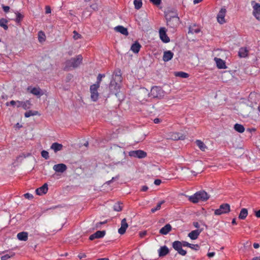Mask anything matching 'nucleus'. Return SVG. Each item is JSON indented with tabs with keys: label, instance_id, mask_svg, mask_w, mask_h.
I'll return each mask as SVG.
<instances>
[{
	"label": "nucleus",
	"instance_id": "nucleus-6",
	"mask_svg": "<svg viewBox=\"0 0 260 260\" xmlns=\"http://www.w3.org/2000/svg\"><path fill=\"white\" fill-rule=\"evenodd\" d=\"M230 212V206L229 204H221L219 208L214 211V214L216 215H220L222 214L228 213Z\"/></svg>",
	"mask_w": 260,
	"mask_h": 260
},
{
	"label": "nucleus",
	"instance_id": "nucleus-60",
	"mask_svg": "<svg viewBox=\"0 0 260 260\" xmlns=\"http://www.w3.org/2000/svg\"><path fill=\"white\" fill-rule=\"evenodd\" d=\"M89 240H94V239H96V237H95V235H94V234H92L91 235H90L89 236Z\"/></svg>",
	"mask_w": 260,
	"mask_h": 260
},
{
	"label": "nucleus",
	"instance_id": "nucleus-39",
	"mask_svg": "<svg viewBox=\"0 0 260 260\" xmlns=\"http://www.w3.org/2000/svg\"><path fill=\"white\" fill-rule=\"evenodd\" d=\"M38 114V112L36 111H28L27 112H26L24 114V116L25 117L27 118L31 116H35Z\"/></svg>",
	"mask_w": 260,
	"mask_h": 260
},
{
	"label": "nucleus",
	"instance_id": "nucleus-54",
	"mask_svg": "<svg viewBox=\"0 0 260 260\" xmlns=\"http://www.w3.org/2000/svg\"><path fill=\"white\" fill-rule=\"evenodd\" d=\"M147 234L146 231H143L139 233V236L141 238L144 237Z\"/></svg>",
	"mask_w": 260,
	"mask_h": 260
},
{
	"label": "nucleus",
	"instance_id": "nucleus-19",
	"mask_svg": "<svg viewBox=\"0 0 260 260\" xmlns=\"http://www.w3.org/2000/svg\"><path fill=\"white\" fill-rule=\"evenodd\" d=\"M174 54L171 51H166L164 53L163 60L165 62L170 60L173 57Z\"/></svg>",
	"mask_w": 260,
	"mask_h": 260
},
{
	"label": "nucleus",
	"instance_id": "nucleus-4",
	"mask_svg": "<svg viewBox=\"0 0 260 260\" xmlns=\"http://www.w3.org/2000/svg\"><path fill=\"white\" fill-rule=\"evenodd\" d=\"M11 106H16L17 108L22 107L25 110L29 109L31 107V103L29 100L26 101H11L10 102Z\"/></svg>",
	"mask_w": 260,
	"mask_h": 260
},
{
	"label": "nucleus",
	"instance_id": "nucleus-52",
	"mask_svg": "<svg viewBox=\"0 0 260 260\" xmlns=\"http://www.w3.org/2000/svg\"><path fill=\"white\" fill-rule=\"evenodd\" d=\"M24 197L27 199H31L33 198V196L29 193H26L24 194Z\"/></svg>",
	"mask_w": 260,
	"mask_h": 260
},
{
	"label": "nucleus",
	"instance_id": "nucleus-47",
	"mask_svg": "<svg viewBox=\"0 0 260 260\" xmlns=\"http://www.w3.org/2000/svg\"><path fill=\"white\" fill-rule=\"evenodd\" d=\"M41 155L43 157L45 158L46 159L49 158V153L46 150H43L41 152Z\"/></svg>",
	"mask_w": 260,
	"mask_h": 260
},
{
	"label": "nucleus",
	"instance_id": "nucleus-41",
	"mask_svg": "<svg viewBox=\"0 0 260 260\" xmlns=\"http://www.w3.org/2000/svg\"><path fill=\"white\" fill-rule=\"evenodd\" d=\"M165 203V201H161V202H159L156 207L155 208H152L151 210V211L152 213H154L157 210H159L161 208V205Z\"/></svg>",
	"mask_w": 260,
	"mask_h": 260
},
{
	"label": "nucleus",
	"instance_id": "nucleus-58",
	"mask_svg": "<svg viewBox=\"0 0 260 260\" xmlns=\"http://www.w3.org/2000/svg\"><path fill=\"white\" fill-rule=\"evenodd\" d=\"M255 216L258 218L260 217V209L255 212Z\"/></svg>",
	"mask_w": 260,
	"mask_h": 260
},
{
	"label": "nucleus",
	"instance_id": "nucleus-61",
	"mask_svg": "<svg viewBox=\"0 0 260 260\" xmlns=\"http://www.w3.org/2000/svg\"><path fill=\"white\" fill-rule=\"evenodd\" d=\"M148 187L147 186H143L141 189V190L143 191H146L148 189Z\"/></svg>",
	"mask_w": 260,
	"mask_h": 260
},
{
	"label": "nucleus",
	"instance_id": "nucleus-53",
	"mask_svg": "<svg viewBox=\"0 0 260 260\" xmlns=\"http://www.w3.org/2000/svg\"><path fill=\"white\" fill-rule=\"evenodd\" d=\"M3 9L4 12L7 13L9 12L10 10V7L9 6H3Z\"/></svg>",
	"mask_w": 260,
	"mask_h": 260
},
{
	"label": "nucleus",
	"instance_id": "nucleus-29",
	"mask_svg": "<svg viewBox=\"0 0 260 260\" xmlns=\"http://www.w3.org/2000/svg\"><path fill=\"white\" fill-rule=\"evenodd\" d=\"M109 88L111 91L114 89L117 91L119 89V86L115 81H111L109 85Z\"/></svg>",
	"mask_w": 260,
	"mask_h": 260
},
{
	"label": "nucleus",
	"instance_id": "nucleus-33",
	"mask_svg": "<svg viewBox=\"0 0 260 260\" xmlns=\"http://www.w3.org/2000/svg\"><path fill=\"white\" fill-rule=\"evenodd\" d=\"M183 241L180 242L179 241H175L172 244L173 248L176 250L180 247H182Z\"/></svg>",
	"mask_w": 260,
	"mask_h": 260
},
{
	"label": "nucleus",
	"instance_id": "nucleus-9",
	"mask_svg": "<svg viewBox=\"0 0 260 260\" xmlns=\"http://www.w3.org/2000/svg\"><path fill=\"white\" fill-rule=\"evenodd\" d=\"M185 136L179 133L171 132L167 134V139H170L174 141L178 140H184Z\"/></svg>",
	"mask_w": 260,
	"mask_h": 260
},
{
	"label": "nucleus",
	"instance_id": "nucleus-44",
	"mask_svg": "<svg viewBox=\"0 0 260 260\" xmlns=\"http://www.w3.org/2000/svg\"><path fill=\"white\" fill-rule=\"evenodd\" d=\"M16 21L17 23H20V21L22 20V19L23 18V15L20 14V13L17 12L16 13Z\"/></svg>",
	"mask_w": 260,
	"mask_h": 260
},
{
	"label": "nucleus",
	"instance_id": "nucleus-43",
	"mask_svg": "<svg viewBox=\"0 0 260 260\" xmlns=\"http://www.w3.org/2000/svg\"><path fill=\"white\" fill-rule=\"evenodd\" d=\"M107 222V220H106L104 221L99 222L96 223L95 224L94 227L93 228V230H96V229H100L101 227V225L102 224H105Z\"/></svg>",
	"mask_w": 260,
	"mask_h": 260
},
{
	"label": "nucleus",
	"instance_id": "nucleus-62",
	"mask_svg": "<svg viewBox=\"0 0 260 260\" xmlns=\"http://www.w3.org/2000/svg\"><path fill=\"white\" fill-rule=\"evenodd\" d=\"M253 247L254 248L257 249L259 247V245L258 243H254L253 244Z\"/></svg>",
	"mask_w": 260,
	"mask_h": 260
},
{
	"label": "nucleus",
	"instance_id": "nucleus-30",
	"mask_svg": "<svg viewBox=\"0 0 260 260\" xmlns=\"http://www.w3.org/2000/svg\"><path fill=\"white\" fill-rule=\"evenodd\" d=\"M248 50L246 48H241L239 51L238 54L240 57H245L248 55Z\"/></svg>",
	"mask_w": 260,
	"mask_h": 260
},
{
	"label": "nucleus",
	"instance_id": "nucleus-56",
	"mask_svg": "<svg viewBox=\"0 0 260 260\" xmlns=\"http://www.w3.org/2000/svg\"><path fill=\"white\" fill-rule=\"evenodd\" d=\"M118 176H117L116 177H113L111 180L107 181V183L108 184H110L113 180H114L115 179H118Z\"/></svg>",
	"mask_w": 260,
	"mask_h": 260
},
{
	"label": "nucleus",
	"instance_id": "nucleus-12",
	"mask_svg": "<svg viewBox=\"0 0 260 260\" xmlns=\"http://www.w3.org/2000/svg\"><path fill=\"white\" fill-rule=\"evenodd\" d=\"M159 34L160 39L165 43H168L170 42V38L166 34V29L165 27H161L159 30Z\"/></svg>",
	"mask_w": 260,
	"mask_h": 260
},
{
	"label": "nucleus",
	"instance_id": "nucleus-10",
	"mask_svg": "<svg viewBox=\"0 0 260 260\" xmlns=\"http://www.w3.org/2000/svg\"><path fill=\"white\" fill-rule=\"evenodd\" d=\"M129 155L131 157L143 158L147 156V153L143 150H138L129 151Z\"/></svg>",
	"mask_w": 260,
	"mask_h": 260
},
{
	"label": "nucleus",
	"instance_id": "nucleus-49",
	"mask_svg": "<svg viewBox=\"0 0 260 260\" xmlns=\"http://www.w3.org/2000/svg\"><path fill=\"white\" fill-rule=\"evenodd\" d=\"M155 5H159L161 3V0H149Z\"/></svg>",
	"mask_w": 260,
	"mask_h": 260
},
{
	"label": "nucleus",
	"instance_id": "nucleus-3",
	"mask_svg": "<svg viewBox=\"0 0 260 260\" xmlns=\"http://www.w3.org/2000/svg\"><path fill=\"white\" fill-rule=\"evenodd\" d=\"M53 170L54 173L52 174V177L56 179H59L63 176L65 173V164H58L53 167Z\"/></svg>",
	"mask_w": 260,
	"mask_h": 260
},
{
	"label": "nucleus",
	"instance_id": "nucleus-34",
	"mask_svg": "<svg viewBox=\"0 0 260 260\" xmlns=\"http://www.w3.org/2000/svg\"><path fill=\"white\" fill-rule=\"evenodd\" d=\"M7 23L8 21L6 19H0V26L3 27L5 30H7L8 28Z\"/></svg>",
	"mask_w": 260,
	"mask_h": 260
},
{
	"label": "nucleus",
	"instance_id": "nucleus-63",
	"mask_svg": "<svg viewBox=\"0 0 260 260\" xmlns=\"http://www.w3.org/2000/svg\"><path fill=\"white\" fill-rule=\"evenodd\" d=\"M1 98L2 99H4V100H7L8 99V95H6L5 94H3V95H2L1 96Z\"/></svg>",
	"mask_w": 260,
	"mask_h": 260
},
{
	"label": "nucleus",
	"instance_id": "nucleus-38",
	"mask_svg": "<svg viewBox=\"0 0 260 260\" xmlns=\"http://www.w3.org/2000/svg\"><path fill=\"white\" fill-rule=\"evenodd\" d=\"M46 36L45 34L42 31H40L38 32V39L40 42H44L45 40Z\"/></svg>",
	"mask_w": 260,
	"mask_h": 260
},
{
	"label": "nucleus",
	"instance_id": "nucleus-8",
	"mask_svg": "<svg viewBox=\"0 0 260 260\" xmlns=\"http://www.w3.org/2000/svg\"><path fill=\"white\" fill-rule=\"evenodd\" d=\"M251 5L253 9V15L256 19L260 21V4L255 1H252Z\"/></svg>",
	"mask_w": 260,
	"mask_h": 260
},
{
	"label": "nucleus",
	"instance_id": "nucleus-20",
	"mask_svg": "<svg viewBox=\"0 0 260 260\" xmlns=\"http://www.w3.org/2000/svg\"><path fill=\"white\" fill-rule=\"evenodd\" d=\"M214 60L215 61L217 67L218 69H226V68L224 61H223L221 59L218 58L217 57H215Z\"/></svg>",
	"mask_w": 260,
	"mask_h": 260
},
{
	"label": "nucleus",
	"instance_id": "nucleus-36",
	"mask_svg": "<svg viewBox=\"0 0 260 260\" xmlns=\"http://www.w3.org/2000/svg\"><path fill=\"white\" fill-rule=\"evenodd\" d=\"M106 234L105 231H98L94 233L96 238H101L103 237Z\"/></svg>",
	"mask_w": 260,
	"mask_h": 260
},
{
	"label": "nucleus",
	"instance_id": "nucleus-32",
	"mask_svg": "<svg viewBox=\"0 0 260 260\" xmlns=\"http://www.w3.org/2000/svg\"><path fill=\"white\" fill-rule=\"evenodd\" d=\"M234 129L235 131L240 133H243L245 131L244 126L238 123H236L234 125Z\"/></svg>",
	"mask_w": 260,
	"mask_h": 260
},
{
	"label": "nucleus",
	"instance_id": "nucleus-27",
	"mask_svg": "<svg viewBox=\"0 0 260 260\" xmlns=\"http://www.w3.org/2000/svg\"><path fill=\"white\" fill-rule=\"evenodd\" d=\"M248 215V210L246 208H243L241 209L238 218L240 219H245Z\"/></svg>",
	"mask_w": 260,
	"mask_h": 260
},
{
	"label": "nucleus",
	"instance_id": "nucleus-15",
	"mask_svg": "<svg viewBox=\"0 0 260 260\" xmlns=\"http://www.w3.org/2000/svg\"><path fill=\"white\" fill-rule=\"evenodd\" d=\"M128 228V224L126 222V218H123L121 221V226L118 229V233L120 235H123L125 233L126 229Z\"/></svg>",
	"mask_w": 260,
	"mask_h": 260
},
{
	"label": "nucleus",
	"instance_id": "nucleus-40",
	"mask_svg": "<svg viewBox=\"0 0 260 260\" xmlns=\"http://www.w3.org/2000/svg\"><path fill=\"white\" fill-rule=\"evenodd\" d=\"M121 204H122L119 202L115 203L113 206L114 210L117 212L121 211L122 209V206H121Z\"/></svg>",
	"mask_w": 260,
	"mask_h": 260
},
{
	"label": "nucleus",
	"instance_id": "nucleus-35",
	"mask_svg": "<svg viewBox=\"0 0 260 260\" xmlns=\"http://www.w3.org/2000/svg\"><path fill=\"white\" fill-rule=\"evenodd\" d=\"M174 74L175 76L179 77L182 78H186L189 77V75L187 73L183 72H175Z\"/></svg>",
	"mask_w": 260,
	"mask_h": 260
},
{
	"label": "nucleus",
	"instance_id": "nucleus-21",
	"mask_svg": "<svg viewBox=\"0 0 260 260\" xmlns=\"http://www.w3.org/2000/svg\"><path fill=\"white\" fill-rule=\"evenodd\" d=\"M172 230V226L170 224H167L159 230V233L161 235H167Z\"/></svg>",
	"mask_w": 260,
	"mask_h": 260
},
{
	"label": "nucleus",
	"instance_id": "nucleus-14",
	"mask_svg": "<svg viewBox=\"0 0 260 260\" xmlns=\"http://www.w3.org/2000/svg\"><path fill=\"white\" fill-rule=\"evenodd\" d=\"M27 90L29 91L31 93L37 96H41L43 94V93L39 87H33L29 86L27 88Z\"/></svg>",
	"mask_w": 260,
	"mask_h": 260
},
{
	"label": "nucleus",
	"instance_id": "nucleus-13",
	"mask_svg": "<svg viewBox=\"0 0 260 260\" xmlns=\"http://www.w3.org/2000/svg\"><path fill=\"white\" fill-rule=\"evenodd\" d=\"M226 12V9L223 8H221L220 11L219 12L217 15V19L218 22L219 23L223 24L224 22H225L224 17L225 15Z\"/></svg>",
	"mask_w": 260,
	"mask_h": 260
},
{
	"label": "nucleus",
	"instance_id": "nucleus-16",
	"mask_svg": "<svg viewBox=\"0 0 260 260\" xmlns=\"http://www.w3.org/2000/svg\"><path fill=\"white\" fill-rule=\"evenodd\" d=\"M48 190V184L47 183H45L43 186L37 188L36 190V192L38 195L41 196L46 194Z\"/></svg>",
	"mask_w": 260,
	"mask_h": 260
},
{
	"label": "nucleus",
	"instance_id": "nucleus-24",
	"mask_svg": "<svg viewBox=\"0 0 260 260\" xmlns=\"http://www.w3.org/2000/svg\"><path fill=\"white\" fill-rule=\"evenodd\" d=\"M141 47V45L138 42H136L132 45L131 49L134 53H138L139 52Z\"/></svg>",
	"mask_w": 260,
	"mask_h": 260
},
{
	"label": "nucleus",
	"instance_id": "nucleus-26",
	"mask_svg": "<svg viewBox=\"0 0 260 260\" xmlns=\"http://www.w3.org/2000/svg\"><path fill=\"white\" fill-rule=\"evenodd\" d=\"M63 148V146L57 143H53L51 146V149H53L55 152L61 150Z\"/></svg>",
	"mask_w": 260,
	"mask_h": 260
},
{
	"label": "nucleus",
	"instance_id": "nucleus-50",
	"mask_svg": "<svg viewBox=\"0 0 260 260\" xmlns=\"http://www.w3.org/2000/svg\"><path fill=\"white\" fill-rule=\"evenodd\" d=\"M51 12V8L49 6H46L45 7V13L48 14H50Z\"/></svg>",
	"mask_w": 260,
	"mask_h": 260
},
{
	"label": "nucleus",
	"instance_id": "nucleus-46",
	"mask_svg": "<svg viewBox=\"0 0 260 260\" xmlns=\"http://www.w3.org/2000/svg\"><path fill=\"white\" fill-rule=\"evenodd\" d=\"M177 251L178 253L182 256H184L186 254V251L185 250H183L182 249V247H180V248H178V249L176 250Z\"/></svg>",
	"mask_w": 260,
	"mask_h": 260
},
{
	"label": "nucleus",
	"instance_id": "nucleus-55",
	"mask_svg": "<svg viewBox=\"0 0 260 260\" xmlns=\"http://www.w3.org/2000/svg\"><path fill=\"white\" fill-rule=\"evenodd\" d=\"M161 183V181L160 179H156L154 182V183L156 185H159Z\"/></svg>",
	"mask_w": 260,
	"mask_h": 260
},
{
	"label": "nucleus",
	"instance_id": "nucleus-28",
	"mask_svg": "<svg viewBox=\"0 0 260 260\" xmlns=\"http://www.w3.org/2000/svg\"><path fill=\"white\" fill-rule=\"evenodd\" d=\"M200 28L195 24L189 27L188 34H197L200 32Z\"/></svg>",
	"mask_w": 260,
	"mask_h": 260
},
{
	"label": "nucleus",
	"instance_id": "nucleus-23",
	"mask_svg": "<svg viewBox=\"0 0 260 260\" xmlns=\"http://www.w3.org/2000/svg\"><path fill=\"white\" fill-rule=\"evenodd\" d=\"M17 238L20 241H27L28 239V233L25 232L19 233L17 235Z\"/></svg>",
	"mask_w": 260,
	"mask_h": 260
},
{
	"label": "nucleus",
	"instance_id": "nucleus-18",
	"mask_svg": "<svg viewBox=\"0 0 260 260\" xmlns=\"http://www.w3.org/2000/svg\"><path fill=\"white\" fill-rule=\"evenodd\" d=\"M114 29L117 32H119L123 35L127 36L128 35V32L127 31V29L126 28L123 27V26L119 25V26H116L114 28Z\"/></svg>",
	"mask_w": 260,
	"mask_h": 260
},
{
	"label": "nucleus",
	"instance_id": "nucleus-7",
	"mask_svg": "<svg viewBox=\"0 0 260 260\" xmlns=\"http://www.w3.org/2000/svg\"><path fill=\"white\" fill-rule=\"evenodd\" d=\"M99 87L98 84H93L90 87V97L94 102L96 101L99 99V94L98 89Z\"/></svg>",
	"mask_w": 260,
	"mask_h": 260
},
{
	"label": "nucleus",
	"instance_id": "nucleus-31",
	"mask_svg": "<svg viewBox=\"0 0 260 260\" xmlns=\"http://www.w3.org/2000/svg\"><path fill=\"white\" fill-rule=\"evenodd\" d=\"M196 143L199 148L203 151H205V150L207 148L206 145L200 140H197L196 141Z\"/></svg>",
	"mask_w": 260,
	"mask_h": 260
},
{
	"label": "nucleus",
	"instance_id": "nucleus-64",
	"mask_svg": "<svg viewBox=\"0 0 260 260\" xmlns=\"http://www.w3.org/2000/svg\"><path fill=\"white\" fill-rule=\"evenodd\" d=\"M252 260H260V256L254 257L252 259Z\"/></svg>",
	"mask_w": 260,
	"mask_h": 260
},
{
	"label": "nucleus",
	"instance_id": "nucleus-42",
	"mask_svg": "<svg viewBox=\"0 0 260 260\" xmlns=\"http://www.w3.org/2000/svg\"><path fill=\"white\" fill-rule=\"evenodd\" d=\"M15 255V253L11 252L9 254H7L5 255H3L1 257V260H7L8 258H10L13 257Z\"/></svg>",
	"mask_w": 260,
	"mask_h": 260
},
{
	"label": "nucleus",
	"instance_id": "nucleus-59",
	"mask_svg": "<svg viewBox=\"0 0 260 260\" xmlns=\"http://www.w3.org/2000/svg\"><path fill=\"white\" fill-rule=\"evenodd\" d=\"M214 255H215V253L213 252H209L207 254L208 256H209V257H211L213 256Z\"/></svg>",
	"mask_w": 260,
	"mask_h": 260
},
{
	"label": "nucleus",
	"instance_id": "nucleus-48",
	"mask_svg": "<svg viewBox=\"0 0 260 260\" xmlns=\"http://www.w3.org/2000/svg\"><path fill=\"white\" fill-rule=\"evenodd\" d=\"M74 36L73 37V39L75 40L81 38V35L78 34L76 31L74 30L73 31Z\"/></svg>",
	"mask_w": 260,
	"mask_h": 260
},
{
	"label": "nucleus",
	"instance_id": "nucleus-1",
	"mask_svg": "<svg viewBox=\"0 0 260 260\" xmlns=\"http://www.w3.org/2000/svg\"><path fill=\"white\" fill-rule=\"evenodd\" d=\"M83 57L81 55H78L66 60V70H72L78 68L82 62Z\"/></svg>",
	"mask_w": 260,
	"mask_h": 260
},
{
	"label": "nucleus",
	"instance_id": "nucleus-51",
	"mask_svg": "<svg viewBox=\"0 0 260 260\" xmlns=\"http://www.w3.org/2000/svg\"><path fill=\"white\" fill-rule=\"evenodd\" d=\"M73 78V76L72 74H68L67 76H66V82L70 81V80H71Z\"/></svg>",
	"mask_w": 260,
	"mask_h": 260
},
{
	"label": "nucleus",
	"instance_id": "nucleus-2",
	"mask_svg": "<svg viewBox=\"0 0 260 260\" xmlns=\"http://www.w3.org/2000/svg\"><path fill=\"white\" fill-rule=\"evenodd\" d=\"M209 198V197L206 191H200L196 192L193 196H190L189 200L193 203H197L200 201H206Z\"/></svg>",
	"mask_w": 260,
	"mask_h": 260
},
{
	"label": "nucleus",
	"instance_id": "nucleus-57",
	"mask_svg": "<svg viewBox=\"0 0 260 260\" xmlns=\"http://www.w3.org/2000/svg\"><path fill=\"white\" fill-rule=\"evenodd\" d=\"M193 226L196 228H198L199 229V227H200V225H199V223L198 222H194L193 223Z\"/></svg>",
	"mask_w": 260,
	"mask_h": 260
},
{
	"label": "nucleus",
	"instance_id": "nucleus-25",
	"mask_svg": "<svg viewBox=\"0 0 260 260\" xmlns=\"http://www.w3.org/2000/svg\"><path fill=\"white\" fill-rule=\"evenodd\" d=\"M183 245L184 247H188L191 249L195 250H199L200 249V246L199 245L190 244L186 241H183Z\"/></svg>",
	"mask_w": 260,
	"mask_h": 260
},
{
	"label": "nucleus",
	"instance_id": "nucleus-5",
	"mask_svg": "<svg viewBox=\"0 0 260 260\" xmlns=\"http://www.w3.org/2000/svg\"><path fill=\"white\" fill-rule=\"evenodd\" d=\"M167 25L171 28L177 27L180 23V19L177 15L166 17Z\"/></svg>",
	"mask_w": 260,
	"mask_h": 260
},
{
	"label": "nucleus",
	"instance_id": "nucleus-22",
	"mask_svg": "<svg viewBox=\"0 0 260 260\" xmlns=\"http://www.w3.org/2000/svg\"><path fill=\"white\" fill-rule=\"evenodd\" d=\"M169 252L168 248L166 246H162L158 250V254L160 257L166 255Z\"/></svg>",
	"mask_w": 260,
	"mask_h": 260
},
{
	"label": "nucleus",
	"instance_id": "nucleus-37",
	"mask_svg": "<svg viewBox=\"0 0 260 260\" xmlns=\"http://www.w3.org/2000/svg\"><path fill=\"white\" fill-rule=\"evenodd\" d=\"M134 4L135 6V8L137 10H139L142 6V0H134Z\"/></svg>",
	"mask_w": 260,
	"mask_h": 260
},
{
	"label": "nucleus",
	"instance_id": "nucleus-17",
	"mask_svg": "<svg viewBox=\"0 0 260 260\" xmlns=\"http://www.w3.org/2000/svg\"><path fill=\"white\" fill-rule=\"evenodd\" d=\"M203 231V229H197L196 230H194L189 233L188 235V236L191 240H196L198 239L200 234Z\"/></svg>",
	"mask_w": 260,
	"mask_h": 260
},
{
	"label": "nucleus",
	"instance_id": "nucleus-45",
	"mask_svg": "<svg viewBox=\"0 0 260 260\" xmlns=\"http://www.w3.org/2000/svg\"><path fill=\"white\" fill-rule=\"evenodd\" d=\"M104 77H105L104 74H99L97 77V81L94 84H98L99 87H100V83L102 81V78Z\"/></svg>",
	"mask_w": 260,
	"mask_h": 260
},
{
	"label": "nucleus",
	"instance_id": "nucleus-11",
	"mask_svg": "<svg viewBox=\"0 0 260 260\" xmlns=\"http://www.w3.org/2000/svg\"><path fill=\"white\" fill-rule=\"evenodd\" d=\"M161 90L158 87H153L149 93V96L152 98H160L161 96Z\"/></svg>",
	"mask_w": 260,
	"mask_h": 260
}]
</instances>
